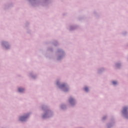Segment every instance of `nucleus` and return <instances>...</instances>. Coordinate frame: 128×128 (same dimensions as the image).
Returning <instances> with one entry per match:
<instances>
[{"instance_id":"nucleus-7","label":"nucleus","mask_w":128,"mask_h":128,"mask_svg":"<svg viewBox=\"0 0 128 128\" xmlns=\"http://www.w3.org/2000/svg\"><path fill=\"white\" fill-rule=\"evenodd\" d=\"M64 84H62V85L61 86L62 88L64 87Z\"/></svg>"},{"instance_id":"nucleus-4","label":"nucleus","mask_w":128,"mask_h":128,"mask_svg":"<svg viewBox=\"0 0 128 128\" xmlns=\"http://www.w3.org/2000/svg\"><path fill=\"white\" fill-rule=\"evenodd\" d=\"M128 110V108L126 107H124L123 109V114H124Z\"/></svg>"},{"instance_id":"nucleus-9","label":"nucleus","mask_w":128,"mask_h":128,"mask_svg":"<svg viewBox=\"0 0 128 128\" xmlns=\"http://www.w3.org/2000/svg\"><path fill=\"white\" fill-rule=\"evenodd\" d=\"M43 118H44V116H43Z\"/></svg>"},{"instance_id":"nucleus-8","label":"nucleus","mask_w":128,"mask_h":128,"mask_svg":"<svg viewBox=\"0 0 128 128\" xmlns=\"http://www.w3.org/2000/svg\"><path fill=\"white\" fill-rule=\"evenodd\" d=\"M57 84H58V82H57Z\"/></svg>"},{"instance_id":"nucleus-5","label":"nucleus","mask_w":128,"mask_h":128,"mask_svg":"<svg viewBox=\"0 0 128 128\" xmlns=\"http://www.w3.org/2000/svg\"><path fill=\"white\" fill-rule=\"evenodd\" d=\"M84 90H85V92H88V87H85L84 88Z\"/></svg>"},{"instance_id":"nucleus-2","label":"nucleus","mask_w":128,"mask_h":128,"mask_svg":"<svg viewBox=\"0 0 128 128\" xmlns=\"http://www.w3.org/2000/svg\"><path fill=\"white\" fill-rule=\"evenodd\" d=\"M69 102L71 104H72V103L74 102V98H70L69 100Z\"/></svg>"},{"instance_id":"nucleus-6","label":"nucleus","mask_w":128,"mask_h":128,"mask_svg":"<svg viewBox=\"0 0 128 128\" xmlns=\"http://www.w3.org/2000/svg\"><path fill=\"white\" fill-rule=\"evenodd\" d=\"M112 84H116L117 82L116 81H113Z\"/></svg>"},{"instance_id":"nucleus-1","label":"nucleus","mask_w":128,"mask_h":128,"mask_svg":"<svg viewBox=\"0 0 128 128\" xmlns=\"http://www.w3.org/2000/svg\"><path fill=\"white\" fill-rule=\"evenodd\" d=\"M26 118H28V116H22L20 118V120L21 122H24L26 120Z\"/></svg>"},{"instance_id":"nucleus-3","label":"nucleus","mask_w":128,"mask_h":128,"mask_svg":"<svg viewBox=\"0 0 128 128\" xmlns=\"http://www.w3.org/2000/svg\"><path fill=\"white\" fill-rule=\"evenodd\" d=\"M24 88H18V92H24Z\"/></svg>"}]
</instances>
